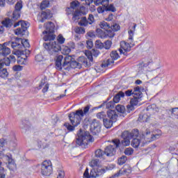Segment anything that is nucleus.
<instances>
[{"instance_id":"nucleus-22","label":"nucleus","mask_w":178,"mask_h":178,"mask_svg":"<svg viewBox=\"0 0 178 178\" xmlns=\"http://www.w3.org/2000/svg\"><path fill=\"white\" fill-rule=\"evenodd\" d=\"M4 66H6L3 61L0 60V77L1 79H8V76H9V72H8V70L6 68H3Z\"/></svg>"},{"instance_id":"nucleus-42","label":"nucleus","mask_w":178,"mask_h":178,"mask_svg":"<svg viewBox=\"0 0 178 178\" xmlns=\"http://www.w3.org/2000/svg\"><path fill=\"white\" fill-rule=\"evenodd\" d=\"M49 7V1L47 0H44L40 3V9L41 10H44V9H47V8Z\"/></svg>"},{"instance_id":"nucleus-27","label":"nucleus","mask_w":178,"mask_h":178,"mask_svg":"<svg viewBox=\"0 0 178 178\" xmlns=\"http://www.w3.org/2000/svg\"><path fill=\"white\" fill-rule=\"evenodd\" d=\"M69 119H70V122H71L72 125L70 124L69 122H65L64 124V126H65V127L67 128V130H68V131H74V129L76 127H77V126H79V124L76 125V122H73L72 121V118H70V114L69 115Z\"/></svg>"},{"instance_id":"nucleus-46","label":"nucleus","mask_w":178,"mask_h":178,"mask_svg":"<svg viewBox=\"0 0 178 178\" xmlns=\"http://www.w3.org/2000/svg\"><path fill=\"white\" fill-rule=\"evenodd\" d=\"M79 26H88V22L87 20V17H83L81 19L80 22H79Z\"/></svg>"},{"instance_id":"nucleus-45","label":"nucleus","mask_w":178,"mask_h":178,"mask_svg":"<svg viewBox=\"0 0 178 178\" xmlns=\"http://www.w3.org/2000/svg\"><path fill=\"white\" fill-rule=\"evenodd\" d=\"M106 12H116V8L113 4L108 3L107 6H106Z\"/></svg>"},{"instance_id":"nucleus-61","label":"nucleus","mask_w":178,"mask_h":178,"mask_svg":"<svg viewBox=\"0 0 178 178\" xmlns=\"http://www.w3.org/2000/svg\"><path fill=\"white\" fill-rule=\"evenodd\" d=\"M126 97H131V95L134 96L133 89H129L124 92Z\"/></svg>"},{"instance_id":"nucleus-13","label":"nucleus","mask_w":178,"mask_h":178,"mask_svg":"<svg viewBox=\"0 0 178 178\" xmlns=\"http://www.w3.org/2000/svg\"><path fill=\"white\" fill-rule=\"evenodd\" d=\"M114 145H108L105 148L104 152L106 156H113L115 154H116V148L119 147V144H120V141L118 139H115L113 140Z\"/></svg>"},{"instance_id":"nucleus-33","label":"nucleus","mask_w":178,"mask_h":178,"mask_svg":"<svg viewBox=\"0 0 178 178\" xmlns=\"http://www.w3.org/2000/svg\"><path fill=\"white\" fill-rule=\"evenodd\" d=\"M42 88H43L42 92H47L49 88V85L45 83V80H42L41 83L40 84L38 89L41 90Z\"/></svg>"},{"instance_id":"nucleus-35","label":"nucleus","mask_w":178,"mask_h":178,"mask_svg":"<svg viewBox=\"0 0 178 178\" xmlns=\"http://www.w3.org/2000/svg\"><path fill=\"white\" fill-rule=\"evenodd\" d=\"M120 98H124V92H119L114 96L113 101L115 104H118L120 101Z\"/></svg>"},{"instance_id":"nucleus-30","label":"nucleus","mask_w":178,"mask_h":178,"mask_svg":"<svg viewBox=\"0 0 178 178\" xmlns=\"http://www.w3.org/2000/svg\"><path fill=\"white\" fill-rule=\"evenodd\" d=\"M134 97L143 98V92H141V87L136 86L133 89Z\"/></svg>"},{"instance_id":"nucleus-28","label":"nucleus","mask_w":178,"mask_h":178,"mask_svg":"<svg viewBox=\"0 0 178 178\" xmlns=\"http://www.w3.org/2000/svg\"><path fill=\"white\" fill-rule=\"evenodd\" d=\"M5 145V140L0 139V147H3ZM2 165V162L0 161V166ZM6 177V171L3 168H0V178H5Z\"/></svg>"},{"instance_id":"nucleus-5","label":"nucleus","mask_w":178,"mask_h":178,"mask_svg":"<svg viewBox=\"0 0 178 178\" xmlns=\"http://www.w3.org/2000/svg\"><path fill=\"white\" fill-rule=\"evenodd\" d=\"M94 143V138L90 135V132L80 129L77 134L76 144L83 147H87L88 144Z\"/></svg>"},{"instance_id":"nucleus-34","label":"nucleus","mask_w":178,"mask_h":178,"mask_svg":"<svg viewBox=\"0 0 178 178\" xmlns=\"http://www.w3.org/2000/svg\"><path fill=\"white\" fill-rule=\"evenodd\" d=\"M131 172V169L129 166H124L123 169L120 170L119 172L114 175V177H119L120 176V173H130Z\"/></svg>"},{"instance_id":"nucleus-36","label":"nucleus","mask_w":178,"mask_h":178,"mask_svg":"<svg viewBox=\"0 0 178 178\" xmlns=\"http://www.w3.org/2000/svg\"><path fill=\"white\" fill-rule=\"evenodd\" d=\"M95 155L96 156V158H99V159H102L104 161V159H105V152L102 151V149H97L95 151Z\"/></svg>"},{"instance_id":"nucleus-7","label":"nucleus","mask_w":178,"mask_h":178,"mask_svg":"<svg viewBox=\"0 0 178 178\" xmlns=\"http://www.w3.org/2000/svg\"><path fill=\"white\" fill-rule=\"evenodd\" d=\"M44 31L42 32L44 41H54L56 38L55 34V24L51 22H49L44 24Z\"/></svg>"},{"instance_id":"nucleus-14","label":"nucleus","mask_w":178,"mask_h":178,"mask_svg":"<svg viewBox=\"0 0 178 178\" xmlns=\"http://www.w3.org/2000/svg\"><path fill=\"white\" fill-rule=\"evenodd\" d=\"M80 6V3L77 1H74L71 2L70 7L75 10L74 13V16L72 17L73 22H75V23H77L79 20H80V16L81 13H80V11H78L76 8Z\"/></svg>"},{"instance_id":"nucleus-60","label":"nucleus","mask_w":178,"mask_h":178,"mask_svg":"<svg viewBox=\"0 0 178 178\" xmlns=\"http://www.w3.org/2000/svg\"><path fill=\"white\" fill-rule=\"evenodd\" d=\"M115 103L113 102V101H110L108 103H106V108H107V109L115 108Z\"/></svg>"},{"instance_id":"nucleus-62","label":"nucleus","mask_w":178,"mask_h":178,"mask_svg":"<svg viewBox=\"0 0 178 178\" xmlns=\"http://www.w3.org/2000/svg\"><path fill=\"white\" fill-rule=\"evenodd\" d=\"M177 148V143H174L171 144V145L169 147V150L172 152V151H175Z\"/></svg>"},{"instance_id":"nucleus-2","label":"nucleus","mask_w":178,"mask_h":178,"mask_svg":"<svg viewBox=\"0 0 178 178\" xmlns=\"http://www.w3.org/2000/svg\"><path fill=\"white\" fill-rule=\"evenodd\" d=\"M99 120H102L103 124L106 129H111L113 126V123H116L118 120V114L115 111L109 110L107 113L104 111L99 112L96 115Z\"/></svg>"},{"instance_id":"nucleus-41","label":"nucleus","mask_w":178,"mask_h":178,"mask_svg":"<svg viewBox=\"0 0 178 178\" xmlns=\"http://www.w3.org/2000/svg\"><path fill=\"white\" fill-rule=\"evenodd\" d=\"M115 109L120 113H124V112H126V107L121 104H118L115 107Z\"/></svg>"},{"instance_id":"nucleus-52","label":"nucleus","mask_w":178,"mask_h":178,"mask_svg":"<svg viewBox=\"0 0 178 178\" xmlns=\"http://www.w3.org/2000/svg\"><path fill=\"white\" fill-rule=\"evenodd\" d=\"M133 152H134V149H133V148L131 147H127L124 150L125 155H128V156L133 155Z\"/></svg>"},{"instance_id":"nucleus-31","label":"nucleus","mask_w":178,"mask_h":178,"mask_svg":"<svg viewBox=\"0 0 178 178\" xmlns=\"http://www.w3.org/2000/svg\"><path fill=\"white\" fill-rule=\"evenodd\" d=\"M141 102V99L140 98H138V97H134L131 99V102H130V105H128L127 106V108L128 109H130V111H131L134 108V106H136L137 105H138V102Z\"/></svg>"},{"instance_id":"nucleus-58","label":"nucleus","mask_w":178,"mask_h":178,"mask_svg":"<svg viewBox=\"0 0 178 178\" xmlns=\"http://www.w3.org/2000/svg\"><path fill=\"white\" fill-rule=\"evenodd\" d=\"M13 70L14 72H22L23 70V66L22 65H15L13 67Z\"/></svg>"},{"instance_id":"nucleus-55","label":"nucleus","mask_w":178,"mask_h":178,"mask_svg":"<svg viewBox=\"0 0 178 178\" xmlns=\"http://www.w3.org/2000/svg\"><path fill=\"white\" fill-rule=\"evenodd\" d=\"M111 47H112V41L107 40L104 42V48H105V49H110Z\"/></svg>"},{"instance_id":"nucleus-11","label":"nucleus","mask_w":178,"mask_h":178,"mask_svg":"<svg viewBox=\"0 0 178 178\" xmlns=\"http://www.w3.org/2000/svg\"><path fill=\"white\" fill-rule=\"evenodd\" d=\"M21 26V27H19ZM19 27L14 31L15 35H29L27 29L30 27V23L26 21H19L14 24V28Z\"/></svg>"},{"instance_id":"nucleus-20","label":"nucleus","mask_w":178,"mask_h":178,"mask_svg":"<svg viewBox=\"0 0 178 178\" xmlns=\"http://www.w3.org/2000/svg\"><path fill=\"white\" fill-rule=\"evenodd\" d=\"M145 142L142 139L141 137L135 138L132 140L131 145L134 148H138V147H144Z\"/></svg>"},{"instance_id":"nucleus-50","label":"nucleus","mask_w":178,"mask_h":178,"mask_svg":"<svg viewBox=\"0 0 178 178\" xmlns=\"http://www.w3.org/2000/svg\"><path fill=\"white\" fill-rule=\"evenodd\" d=\"M75 33H76V34H84L86 33V29L83 27H76L75 29Z\"/></svg>"},{"instance_id":"nucleus-23","label":"nucleus","mask_w":178,"mask_h":178,"mask_svg":"<svg viewBox=\"0 0 178 178\" xmlns=\"http://www.w3.org/2000/svg\"><path fill=\"white\" fill-rule=\"evenodd\" d=\"M110 56L112 60H108L107 64H102V67H106L107 66H109L111 63H113V60H117V59H119V54H118V51H116L111 52Z\"/></svg>"},{"instance_id":"nucleus-40","label":"nucleus","mask_w":178,"mask_h":178,"mask_svg":"<svg viewBox=\"0 0 178 178\" xmlns=\"http://www.w3.org/2000/svg\"><path fill=\"white\" fill-rule=\"evenodd\" d=\"M19 42H21L22 48H30V43L29 42V40L27 39H19Z\"/></svg>"},{"instance_id":"nucleus-12","label":"nucleus","mask_w":178,"mask_h":178,"mask_svg":"<svg viewBox=\"0 0 178 178\" xmlns=\"http://www.w3.org/2000/svg\"><path fill=\"white\" fill-rule=\"evenodd\" d=\"M39 169L42 176H49L52 174V163L45 160L39 165Z\"/></svg>"},{"instance_id":"nucleus-32","label":"nucleus","mask_w":178,"mask_h":178,"mask_svg":"<svg viewBox=\"0 0 178 178\" xmlns=\"http://www.w3.org/2000/svg\"><path fill=\"white\" fill-rule=\"evenodd\" d=\"M1 24L3 26V27H6V29H10V27L13 26V20L9 18H6L4 20L1 22Z\"/></svg>"},{"instance_id":"nucleus-19","label":"nucleus","mask_w":178,"mask_h":178,"mask_svg":"<svg viewBox=\"0 0 178 178\" xmlns=\"http://www.w3.org/2000/svg\"><path fill=\"white\" fill-rule=\"evenodd\" d=\"M8 46V42L0 44V56H8L10 54V49Z\"/></svg>"},{"instance_id":"nucleus-64","label":"nucleus","mask_w":178,"mask_h":178,"mask_svg":"<svg viewBox=\"0 0 178 178\" xmlns=\"http://www.w3.org/2000/svg\"><path fill=\"white\" fill-rule=\"evenodd\" d=\"M57 178H65V171L59 170Z\"/></svg>"},{"instance_id":"nucleus-9","label":"nucleus","mask_w":178,"mask_h":178,"mask_svg":"<svg viewBox=\"0 0 178 178\" xmlns=\"http://www.w3.org/2000/svg\"><path fill=\"white\" fill-rule=\"evenodd\" d=\"M90 111V106H86L83 110H77L76 113H70V118L71 120L73 123L75 122V126L77 124H80L81 122V119H83L84 115H86Z\"/></svg>"},{"instance_id":"nucleus-53","label":"nucleus","mask_w":178,"mask_h":178,"mask_svg":"<svg viewBox=\"0 0 178 178\" xmlns=\"http://www.w3.org/2000/svg\"><path fill=\"white\" fill-rule=\"evenodd\" d=\"M95 47H96V48H98V49H102V48H104V43H102L101 41L96 40Z\"/></svg>"},{"instance_id":"nucleus-26","label":"nucleus","mask_w":178,"mask_h":178,"mask_svg":"<svg viewBox=\"0 0 178 178\" xmlns=\"http://www.w3.org/2000/svg\"><path fill=\"white\" fill-rule=\"evenodd\" d=\"M0 61L6 64V66H9L10 63H15L16 62V57L14 55H10L8 58H4L0 60Z\"/></svg>"},{"instance_id":"nucleus-21","label":"nucleus","mask_w":178,"mask_h":178,"mask_svg":"<svg viewBox=\"0 0 178 178\" xmlns=\"http://www.w3.org/2000/svg\"><path fill=\"white\" fill-rule=\"evenodd\" d=\"M115 37V32L110 28L107 31H100V38H113Z\"/></svg>"},{"instance_id":"nucleus-38","label":"nucleus","mask_w":178,"mask_h":178,"mask_svg":"<svg viewBox=\"0 0 178 178\" xmlns=\"http://www.w3.org/2000/svg\"><path fill=\"white\" fill-rule=\"evenodd\" d=\"M93 3L96 6H99V5H108L109 0H94Z\"/></svg>"},{"instance_id":"nucleus-16","label":"nucleus","mask_w":178,"mask_h":178,"mask_svg":"<svg viewBox=\"0 0 178 178\" xmlns=\"http://www.w3.org/2000/svg\"><path fill=\"white\" fill-rule=\"evenodd\" d=\"M4 158L6 161H8L7 168L9 169V170H11L12 172L16 170V163H15L13 158H12V154H7Z\"/></svg>"},{"instance_id":"nucleus-18","label":"nucleus","mask_w":178,"mask_h":178,"mask_svg":"<svg viewBox=\"0 0 178 178\" xmlns=\"http://www.w3.org/2000/svg\"><path fill=\"white\" fill-rule=\"evenodd\" d=\"M22 9H23V3L22 1H18L15 4V9L13 13V20H14V22L20 17V10H22Z\"/></svg>"},{"instance_id":"nucleus-10","label":"nucleus","mask_w":178,"mask_h":178,"mask_svg":"<svg viewBox=\"0 0 178 178\" xmlns=\"http://www.w3.org/2000/svg\"><path fill=\"white\" fill-rule=\"evenodd\" d=\"M106 171V168L104 167H102L101 165L97 168V169H92L90 171V173L88 172V168H86L84 173H83V178H97L101 177V176H104L105 175V172Z\"/></svg>"},{"instance_id":"nucleus-8","label":"nucleus","mask_w":178,"mask_h":178,"mask_svg":"<svg viewBox=\"0 0 178 178\" xmlns=\"http://www.w3.org/2000/svg\"><path fill=\"white\" fill-rule=\"evenodd\" d=\"M162 136V131L159 129H155L151 132V131L147 129L144 134H142L140 138L144 141L145 144L147 143H151L152 141H155L158 140Z\"/></svg>"},{"instance_id":"nucleus-15","label":"nucleus","mask_w":178,"mask_h":178,"mask_svg":"<svg viewBox=\"0 0 178 178\" xmlns=\"http://www.w3.org/2000/svg\"><path fill=\"white\" fill-rule=\"evenodd\" d=\"M90 131L94 136H97L101 131L99 121L93 120L90 124Z\"/></svg>"},{"instance_id":"nucleus-6","label":"nucleus","mask_w":178,"mask_h":178,"mask_svg":"<svg viewBox=\"0 0 178 178\" xmlns=\"http://www.w3.org/2000/svg\"><path fill=\"white\" fill-rule=\"evenodd\" d=\"M85 55L86 56H81L79 58V62H82L83 64V66H86L87 67H90L91 66V64L94 61V59L92 58V56H95L97 58L98 55H99V50L93 49L92 51H86Z\"/></svg>"},{"instance_id":"nucleus-49","label":"nucleus","mask_w":178,"mask_h":178,"mask_svg":"<svg viewBox=\"0 0 178 178\" xmlns=\"http://www.w3.org/2000/svg\"><path fill=\"white\" fill-rule=\"evenodd\" d=\"M110 29L114 32L119 31V30H120V25L118 24H113L110 26Z\"/></svg>"},{"instance_id":"nucleus-56","label":"nucleus","mask_w":178,"mask_h":178,"mask_svg":"<svg viewBox=\"0 0 178 178\" xmlns=\"http://www.w3.org/2000/svg\"><path fill=\"white\" fill-rule=\"evenodd\" d=\"M57 40H58V44H65V38H63V35L60 34L57 37Z\"/></svg>"},{"instance_id":"nucleus-37","label":"nucleus","mask_w":178,"mask_h":178,"mask_svg":"<svg viewBox=\"0 0 178 178\" xmlns=\"http://www.w3.org/2000/svg\"><path fill=\"white\" fill-rule=\"evenodd\" d=\"M89 165L91 168H98L101 165V163H99V160L98 159H93L89 163Z\"/></svg>"},{"instance_id":"nucleus-1","label":"nucleus","mask_w":178,"mask_h":178,"mask_svg":"<svg viewBox=\"0 0 178 178\" xmlns=\"http://www.w3.org/2000/svg\"><path fill=\"white\" fill-rule=\"evenodd\" d=\"M56 69L57 70H70V69H80L81 66H84L83 62L79 60L78 62L73 59L72 56H66L63 58V56L58 55L56 56Z\"/></svg>"},{"instance_id":"nucleus-29","label":"nucleus","mask_w":178,"mask_h":178,"mask_svg":"<svg viewBox=\"0 0 178 178\" xmlns=\"http://www.w3.org/2000/svg\"><path fill=\"white\" fill-rule=\"evenodd\" d=\"M39 17L41 18V19H40V22L41 23H44V22H45V20H47V19H51V17H52V14L49 13V11L47 12H42V13L40 14V15L39 16Z\"/></svg>"},{"instance_id":"nucleus-47","label":"nucleus","mask_w":178,"mask_h":178,"mask_svg":"<svg viewBox=\"0 0 178 178\" xmlns=\"http://www.w3.org/2000/svg\"><path fill=\"white\" fill-rule=\"evenodd\" d=\"M106 6L108 5H102V6H99L97 9V13H104V12H106Z\"/></svg>"},{"instance_id":"nucleus-63","label":"nucleus","mask_w":178,"mask_h":178,"mask_svg":"<svg viewBox=\"0 0 178 178\" xmlns=\"http://www.w3.org/2000/svg\"><path fill=\"white\" fill-rule=\"evenodd\" d=\"M94 45V43L91 40H88L86 42V47L88 49H91Z\"/></svg>"},{"instance_id":"nucleus-54","label":"nucleus","mask_w":178,"mask_h":178,"mask_svg":"<svg viewBox=\"0 0 178 178\" xmlns=\"http://www.w3.org/2000/svg\"><path fill=\"white\" fill-rule=\"evenodd\" d=\"M88 24H92L94 22H95V19H94V15L92 14H90L88 17Z\"/></svg>"},{"instance_id":"nucleus-25","label":"nucleus","mask_w":178,"mask_h":178,"mask_svg":"<svg viewBox=\"0 0 178 178\" xmlns=\"http://www.w3.org/2000/svg\"><path fill=\"white\" fill-rule=\"evenodd\" d=\"M158 176L161 177V178H169L170 177V172H169V169L168 168H161V170L157 172Z\"/></svg>"},{"instance_id":"nucleus-24","label":"nucleus","mask_w":178,"mask_h":178,"mask_svg":"<svg viewBox=\"0 0 178 178\" xmlns=\"http://www.w3.org/2000/svg\"><path fill=\"white\" fill-rule=\"evenodd\" d=\"M20 39L15 40V42L9 41L7 42L8 47H11L13 49L18 51L22 49V44L20 43Z\"/></svg>"},{"instance_id":"nucleus-4","label":"nucleus","mask_w":178,"mask_h":178,"mask_svg":"<svg viewBox=\"0 0 178 178\" xmlns=\"http://www.w3.org/2000/svg\"><path fill=\"white\" fill-rule=\"evenodd\" d=\"M44 47L48 51L49 55H56V53L60 51L63 55H69L72 51L67 46H63L61 47L59 43L56 41H52L49 43H44Z\"/></svg>"},{"instance_id":"nucleus-57","label":"nucleus","mask_w":178,"mask_h":178,"mask_svg":"<svg viewBox=\"0 0 178 178\" xmlns=\"http://www.w3.org/2000/svg\"><path fill=\"white\" fill-rule=\"evenodd\" d=\"M35 59L36 62H44V60H45V59L44 58V56H42V55L41 54H38L35 56Z\"/></svg>"},{"instance_id":"nucleus-44","label":"nucleus","mask_w":178,"mask_h":178,"mask_svg":"<svg viewBox=\"0 0 178 178\" xmlns=\"http://www.w3.org/2000/svg\"><path fill=\"white\" fill-rule=\"evenodd\" d=\"M161 80H162V78L160 76H157L152 79V83L154 86H158L161 83Z\"/></svg>"},{"instance_id":"nucleus-3","label":"nucleus","mask_w":178,"mask_h":178,"mask_svg":"<svg viewBox=\"0 0 178 178\" xmlns=\"http://www.w3.org/2000/svg\"><path fill=\"white\" fill-rule=\"evenodd\" d=\"M136 27H137V24H134L132 26L129 27V30L128 31L129 38L128 42L125 41L120 42V48L119 49L120 54L122 55H124L127 56V52H129L131 49V46L134 45L131 44V42L134 40V33H136Z\"/></svg>"},{"instance_id":"nucleus-39","label":"nucleus","mask_w":178,"mask_h":178,"mask_svg":"<svg viewBox=\"0 0 178 178\" xmlns=\"http://www.w3.org/2000/svg\"><path fill=\"white\" fill-rule=\"evenodd\" d=\"M99 26L103 30H105V31L111 29V25L105 21L100 22Z\"/></svg>"},{"instance_id":"nucleus-48","label":"nucleus","mask_w":178,"mask_h":178,"mask_svg":"<svg viewBox=\"0 0 178 178\" xmlns=\"http://www.w3.org/2000/svg\"><path fill=\"white\" fill-rule=\"evenodd\" d=\"M129 134L131 135V138H133V137H136V138H138V137H141L138 136V129L132 130L131 132H129Z\"/></svg>"},{"instance_id":"nucleus-59","label":"nucleus","mask_w":178,"mask_h":178,"mask_svg":"<svg viewBox=\"0 0 178 178\" xmlns=\"http://www.w3.org/2000/svg\"><path fill=\"white\" fill-rule=\"evenodd\" d=\"M66 13L67 15H74V13L76 12V10H74L71 7H68L66 8Z\"/></svg>"},{"instance_id":"nucleus-17","label":"nucleus","mask_w":178,"mask_h":178,"mask_svg":"<svg viewBox=\"0 0 178 178\" xmlns=\"http://www.w3.org/2000/svg\"><path fill=\"white\" fill-rule=\"evenodd\" d=\"M122 137L123 138V140L121 141L122 145H123V147H129V145H130V140H131V135L130 134V131H124L122 134Z\"/></svg>"},{"instance_id":"nucleus-51","label":"nucleus","mask_w":178,"mask_h":178,"mask_svg":"<svg viewBox=\"0 0 178 178\" xmlns=\"http://www.w3.org/2000/svg\"><path fill=\"white\" fill-rule=\"evenodd\" d=\"M126 161H127V157L126 156H122L118 159V164L124 165V163H126Z\"/></svg>"},{"instance_id":"nucleus-43","label":"nucleus","mask_w":178,"mask_h":178,"mask_svg":"<svg viewBox=\"0 0 178 178\" xmlns=\"http://www.w3.org/2000/svg\"><path fill=\"white\" fill-rule=\"evenodd\" d=\"M148 119H149V115H148V114L140 115L138 118V121L148 122Z\"/></svg>"}]
</instances>
